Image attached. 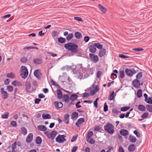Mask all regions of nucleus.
I'll return each mask as SVG.
<instances>
[{"mask_svg":"<svg viewBox=\"0 0 152 152\" xmlns=\"http://www.w3.org/2000/svg\"><path fill=\"white\" fill-rule=\"evenodd\" d=\"M72 67L73 69H77V71H76V70H74L73 74H77L78 73L79 75L83 78H86L93 74V69L92 68H86L82 66V64L77 65V68L75 66H73Z\"/></svg>","mask_w":152,"mask_h":152,"instance_id":"obj_1","label":"nucleus"},{"mask_svg":"<svg viewBox=\"0 0 152 152\" xmlns=\"http://www.w3.org/2000/svg\"><path fill=\"white\" fill-rule=\"evenodd\" d=\"M64 47L66 50L70 51L72 53H75L79 52L78 46L75 43L68 42L64 44Z\"/></svg>","mask_w":152,"mask_h":152,"instance_id":"obj_2","label":"nucleus"},{"mask_svg":"<svg viewBox=\"0 0 152 152\" xmlns=\"http://www.w3.org/2000/svg\"><path fill=\"white\" fill-rule=\"evenodd\" d=\"M114 126L111 123H107L104 126V130L110 135H112L114 133Z\"/></svg>","mask_w":152,"mask_h":152,"instance_id":"obj_3","label":"nucleus"},{"mask_svg":"<svg viewBox=\"0 0 152 152\" xmlns=\"http://www.w3.org/2000/svg\"><path fill=\"white\" fill-rule=\"evenodd\" d=\"M20 76L23 79H25L28 75V71L27 68L25 66H22L20 72Z\"/></svg>","mask_w":152,"mask_h":152,"instance_id":"obj_4","label":"nucleus"},{"mask_svg":"<svg viewBox=\"0 0 152 152\" xmlns=\"http://www.w3.org/2000/svg\"><path fill=\"white\" fill-rule=\"evenodd\" d=\"M45 134L49 139L51 138L52 140L54 139L55 137L57 134V132L55 131H53L50 133L48 132H45Z\"/></svg>","mask_w":152,"mask_h":152,"instance_id":"obj_5","label":"nucleus"},{"mask_svg":"<svg viewBox=\"0 0 152 152\" xmlns=\"http://www.w3.org/2000/svg\"><path fill=\"white\" fill-rule=\"evenodd\" d=\"M89 57L91 60L94 63H96L98 61L99 58L97 55H95L94 53H89Z\"/></svg>","mask_w":152,"mask_h":152,"instance_id":"obj_6","label":"nucleus"},{"mask_svg":"<svg viewBox=\"0 0 152 152\" xmlns=\"http://www.w3.org/2000/svg\"><path fill=\"white\" fill-rule=\"evenodd\" d=\"M50 83L52 85L54 86L53 87H51V88L53 91L56 95V94H57V83L52 79L50 80Z\"/></svg>","mask_w":152,"mask_h":152,"instance_id":"obj_7","label":"nucleus"},{"mask_svg":"<svg viewBox=\"0 0 152 152\" xmlns=\"http://www.w3.org/2000/svg\"><path fill=\"white\" fill-rule=\"evenodd\" d=\"M67 78H68V79L69 80V77L67 76L66 75H60L58 77V80L60 82L63 83L64 82H66Z\"/></svg>","mask_w":152,"mask_h":152,"instance_id":"obj_8","label":"nucleus"},{"mask_svg":"<svg viewBox=\"0 0 152 152\" xmlns=\"http://www.w3.org/2000/svg\"><path fill=\"white\" fill-rule=\"evenodd\" d=\"M65 137L66 136L64 135H58V142L60 143H63L66 140V139L65 138Z\"/></svg>","mask_w":152,"mask_h":152,"instance_id":"obj_9","label":"nucleus"},{"mask_svg":"<svg viewBox=\"0 0 152 152\" xmlns=\"http://www.w3.org/2000/svg\"><path fill=\"white\" fill-rule=\"evenodd\" d=\"M40 71L39 69H37L34 72V76L39 80H40L42 76V74Z\"/></svg>","mask_w":152,"mask_h":152,"instance_id":"obj_10","label":"nucleus"},{"mask_svg":"<svg viewBox=\"0 0 152 152\" xmlns=\"http://www.w3.org/2000/svg\"><path fill=\"white\" fill-rule=\"evenodd\" d=\"M25 87L26 90V92L31 93V90L30 88L31 87V82L29 81H26L25 82Z\"/></svg>","mask_w":152,"mask_h":152,"instance_id":"obj_11","label":"nucleus"},{"mask_svg":"<svg viewBox=\"0 0 152 152\" xmlns=\"http://www.w3.org/2000/svg\"><path fill=\"white\" fill-rule=\"evenodd\" d=\"M132 84L134 88H140V81L139 80L137 79L134 80L132 81Z\"/></svg>","mask_w":152,"mask_h":152,"instance_id":"obj_12","label":"nucleus"},{"mask_svg":"<svg viewBox=\"0 0 152 152\" xmlns=\"http://www.w3.org/2000/svg\"><path fill=\"white\" fill-rule=\"evenodd\" d=\"M85 122V119L83 118H81L78 119L76 121L75 125L78 127H80V125Z\"/></svg>","mask_w":152,"mask_h":152,"instance_id":"obj_13","label":"nucleus"},{"mask_svg":"<svg viewBox=\"0 0 152 152\" xmlns=\"http://www.w3.org/2000/svg\"><path fill=\"white\" fill-rule=\"evenodd\" d=\"M120 134L124 137L126 138L127 137L126 136L129 134V131L125 129H122L120 131Z\"/></svg>","mask_w":152,"mask_h":152,"instance_id":"obj_14","label":"nucleus"},{"mask_svg":"<svg viewBox=\"0 0 152 152\" xmlns=\"http://www.w3.org/2000/svg\"><path fill=\"white\" fill-rule=\"evenodd\" d=\"M88 48L89 51L92 54L95 53L96 50V49L94 44L90 45L88 47Z\"/></svg>","mask_w":152,"mask_h":152,"instance_id":"obj_15","label":"nucleus"},{"mask_svg":"<svg viewBox=\"0 0 152 152\" xmlns=\"http://www.w3.org/2000/svg\"><path fill=\"white\" fill-rule=\"evenodd\" d=\"M0 91L3 99H5L7 98L8 97V93L4 91V88H1Z\"/></svg>","mask_w":152,"mask_h":152,"instance_id":"obj_16","label":"nucleus"},{"mask_svg":"<svg viewBox=\"0 0 152 152\" xmlns=\"http://www.w3.org/2000/svg\"><path fill=\"white\" fill-rule=\"evenodd\" d=\"M62 101L66 103H68L70 100L69 95L67 94H64L63 96L62 99Z\"/></svg>","mask_w":152,"mask_h":152,"instance_id":"obj_17","label":"nucleus"},{"mask_svg":"<svg viewBox=\"0 0 152 152\" xmlns=\"http://www.w3.org/2000/svg\"><path fill=\"white\" fill-rule=\"evenodd\" d=\"M106 52V50L104 48H102L101 50H100L99 51L98 55L99 57H102L104 56Z\"/></svg>","mask_w":152,"mask_h":152,"instance_id":"obj_18","label":"nucleus"},{"mask_svg":"<svg viewBox=\"0 0 152 152\" xmlns=\"http://www.w3.org/2000/svg\"><path fill=\"white\" fill-rule=\"evenodd\" d=\"M78 97V95L76 94H72L69 97L70 100L72 102H74L77 99Z\"/></svg>","mask_w":152,"mask_h":152,"instance_id":"obj_19","label":"nucleus"},{"mask_svg":"<svg viewBox=\"0 0 152 152\" xmlns=\"http://www.w3.org/2000/svg\"><path fill=\"white\" fill-rule=\"evenodd\" d=\"M33 138V134L32 133L29 134L27 136L26 138V141L28 143H30L31 142Z\"/></svg>","mask_w":152,"mask_h":152,"instance_id":"obj_20","label":"nucleus"},{"mask_svg":"<svg viewBox=\"0 0 152 152\" xmlns=\"http://www.w3.org/2000/svg\"><path fill=\"white\" fill-rule=\"evenodd\" d=\"M125 72L126 75L129 77H131L133 76L132 70L128 68L126 69Z\"/></svg>","mask_w":152,"mask_h":152,"instance_id":"obj_21","label":"nucleus"},{"mask_svg":"<svg viewBox=\"0 0 152 152\" xmlns=\"http://www.w3.org/2000/svg\"><path fill=\"white\" fill-rule=\"evenodd\" d=\"M33 62L36 64H40L42 63V60L40 58H36L34 59Z\"/></svg>","mask_w":152,"mask_h":152,"instance_id":"obj_22","label":"nucleus"},{"mask_svg":"<svg viewBox=\"0 0 152 152\" xmlns=\"http://www.w3.org/2000/svg\"><path fill=\"white\" fill-rule=\"evenodd\" d=\"M135 149V146L133 144L130 145L128 147V151L130 152H132L134 151Z\"/></svg>","mask_w":152,"mask_h":152,"instance_id":"obj_23","label":"nucleus"},{"mask_svg":"<svg viewBox=\"0 0 152 152\" xmlns=\"http://www.w3.org/2000/svg\"><path fill=\"white\" fill-rule=\"evenodd\" d=\"M78 113L75 111L74 112L72 113L71 115V119L72 120L74 119L76 120L78 118Z\"/></svg>","mask_w":152,"mask_h":152,"instance_id":"obj_24","label":"nucleus"},{"mask_svg":"<svg viewBox=\"0 0 152 152\" xmlns=\"http://www.w3.org/2000/svg\"><path fill=\"white\" fill-rule=\"evenodd\" d=\"M98 6L99 7V10L102 12L103 13H104L106 12L107 10L105 7H104L100 4H98Z\"/></svg>","mask_w":152,"mask_h":152,"instance_id":"obj_25","label":"nucleus"},{"mask_svg":"<svg viewBox=\"0 0 152 152\" xmlns=\"http://www.w3.org/2000/svg\"><path fill=\"white\" fill-rule=\"evenodd\" d=\"M63 96L61 90L60 89H58V99H61Z\"/></svg>","mask_w":152,"mask_h":152,"instance_id":"obj_26","label":"nucleus"},{"mask_svg":"<svg viewBox=\"0 0 152 152\" xmlns=\"http://www.w3.org/2000/svg\"><path fill=\"white\" fill-rule=\"evenodd\" d=\"M38 129L41 131H45L47 129V127L43 125H39L37 126Z\"/></svg>","mask_w":152,"mask_h":152,"instance_id":"obj_27","label":"nucleus"},{"mask_svg":"<svg viewBox=\"0 0 152 152\" xmlns=\"http://www.w3.org/2000/svg\"><path fill=\"white\" fill-rule=\"evenodd\" d=\"M116 94H115L114 91H112L111 93L109 96L108 99L110 101L113 100Z\"/></svg>","mask_w":152,"mask_h":152,"instance_id":"obj_28","label":"nucleus"},{"mask_svg":"<svg viewBox=\"0 0 152 152\" xmlns=\"http://www.w3.org/2000/svg\"><path fill=\"white\" fill-rule=\"evenodd\" d=\"M129 140L130 142L134 143L137 140L136 138L133 136L130 135L129 137Z\"/></svg>","mask_w":152,"mask_h":152,"instance_id":"obj_29","label":"nucleus"},{"mask_svg":"<svg viewBox=\"0 0 152 152\" xmlns=\"http://www.w3.org/2000/svg\"><path fill=\"white\" fill-rule=\"evenodd\" d=\"M138 109L140 111H143L145 110L146 108L144 105L140 104L138 105Z\"/></svg>","mask_w":152,"mask_h":152,"instance_id":"obj_30","label":"nucleus"},{"mask_svg":"<svg viewBox=\"0 0 152 152\" xmlns=\"http://www.w3.org/2000/svg\"><path fill=\"white\" fill-rule=\"evenodd\" d=\"M74 35L75 38L77 39H80L82 37L81 33L79 32H75Z\"/></svg>","mask_w":152,"mask_h":152,"instance_id":"obj_31","label":"nucleus"},{"mask_svg":"<svg viewBox=\"0 0 152 152\" xmlns=\"http://www.w3.org/2000/svg\"><path fill=\"white\" fill-rule=\"evenodd\" d=\"M90 89H91V90H90V93H89L90 96H93L97 92L94 89H92L91 87H89L87 88L88 90H89Z\"/></svg>","mask_w":152,"mask_h":152,"instance_id":"obj_32","label":"nucleus"},{"mask_svg":"<svg viewBox=\"0 0 152 152\" xmlns=\"http://www.w3.org/2000/svg\"><path fill=\"white\" fill-rule=\"evenodd\" d=\"M94 44L96 48L99 50H101L103 48V45L99 43H96Z\"/></svg>","mask_w":152,"mask_h":152,"instance_id":"obj_33","label":"nucleus"},{"mask_svg":"<svg viewBox=\"0 0 152 152\" xmlns=\"http://www.w3.org/2000/svg\"><path fill=\"white\" fill-rule=\"evenodd\" d=\"M35 141L37 144H40L42 142V138L38 136L36 138Z\"/></svg>","mask_w":152,"mask_h":152,"instance_id":"obj_34","label":"nucleus"},{"mask_svg":"<svg viewBox=\"0 0 152 152\" xmlns=\"http://www.w3.org/2000/svg\"><path fill=\"white\" fill-rule=\"evenodd\" d=\"M152 104H147L146 105V108L147 110L150 112L152 113Z\"/></svg>","mask_w":152,"mask_h":152,"instance_id":"obj_35","label":"nucleus"},{"mask_svg":"<svg viewBox=\"0 0 152 152\" xmlns=\"http://www.w3.org/2000/svg\"><path fill=\"white\" fill-rule=\"evenodd\" d=\"M145 101L149 104H152V97H148Z\"/></svg>","mask_w":152,"mask_h":152,"instance_id":"obj_36","label":"nucleus"},{"mask_svg":"<svg viewBox=\"0 0 152 152\" xmlns=\"http://www.w3.org/2000/svg\"><path fill=\"white\" fill-rule=\"evenodd\" d=\"M87 141L89 144H93L95 143V141L93 138H88L87 139Z\"/></svg>","mask_w":152,"mask_h":152,"instance_id":"obj_37","label":"nucleus"},{"mask_svg":"<svg viewBox=\"0 0 152 152\" xmlns=\"http://www.w3.org/2000/svg\"><path fill=\"white\" fill-rule=\"evenodd\" d=\"M58 41L60 43H63L65 42L66 39L62 37L58 38Z\"/></svg>","mask_w":152,"mask_h":152,"instance_id":"obj_38","label":"nucleus"},{"mask_svg":"<svg viewBox=\"0 0 152 152\" xmlns=\"http://www.w3.org/2000/svg\"><path fill=\"white\" fill-rule=\"evenodd\" d=\"M73 35L72 33L69 34L66 37V39L67 41L70 40L73 38Z\"/></svg>","mask_w":152,"mask_h":152,"instance_id":"obj_39","label":"nucleus"},{"mask_svg":"<svg viewBox=\"0 0 152 152\" xmlns=\"http://www.w3.org/2000/svg\"><path fill=\"white\" fill-rule=\"evenodd\" d=\"M42 116V118L44 119H49L51 118V115L49 114H43Z\"/></svg>","mask_w":152,"mask_h":152,"instance_id":"obj_40","label":"nucleus"},{"mask_svg":"<svg viewBox=\"0 0 152 152\" xmlns=\"http://www.w3.org/2000/svg\"><path fill=\"white\" fill-rule=\"evenodd\" d=\"M137 96L139 98H141L142 96V91L141 89H139L137 91Z\"/></svg>","mask_w":152,"mask_h":152,"instance_id":"obj_41","label":"nucleus"},{"mask_svg":"<svg viewBox=\"0 0 152 152\" xmlns=\"http://www.w3.org/2000/svg\"><path fill=\"white\" fill-rule=\"evenodd\" d=\"M9 115V112H6L1 115V118H8Z\"/></svg>","mask_w":152,"mask_h":152,"instance_id":"obj_42","label":"nucleus"},{"mask_svg":"<svg viewBox=\"0 0 152 152\" xmlns=\"http://www.w3.org/2000/svg\"><path fill=\"white\" fill-rule=\"evenodd\" d=\"M21 130L22 133L23 135H25L27 134V131L25 127H21Z\"/></svg>","mask_w":152,"mask_h":152,"instance_id":"obj_43","label":"nucleus"},{"mask_svg":"<svg viewBox=\"0 0 152 152\" xmlns=\"http://www.w3.org/2000/svg\"><path fill=\"white\" fill-rule=\"evenodd\" d=\"M130 108L129 106H125L121 107V111L125 112L128 110Z\"/></svg>","mask_w":152,"mask_h":152,"instance_id":"obj_44","label":"nucleus"},{"mask_svg":"<svg viewBox=\"0 0 152 152\" xmlns=\"http://www.w3.org/2000/svg\"><path fill=\"white\" fill-rule=\"evenodd\" d=\"M125 76L124 71V70H120L119 71V77L121 79L123 78Z\"/></svg>","mask_w":152,"mask_h":152,"instance_id":"obj_45","label":"nucleus"},{"mask_svg":"<svg viewBox=\"0 0 152 152\" xmlns=\"http://www.w3.org/2000/svg\"><path fill=\"white\" fill-rule=\"evenodd\" d=\"M118 73V71L117 69H115L113 71V72L111 74V76H115L116 78L117 77L116 74Z\"/></svg>","mask_w":152,"mask_h":152,"instance_id":"obj_46","label":"nucleus"},{"mask_svg":"<svg viewBox=\"0 0 152 152\" xmlns=\"http://www.w3.org/2000/svg\"><path fill=\"white\" fill-rule=\"evenodd\" d=\"M142 72H140L136 76V79H140L142 76Z\"/></svg>","mask_w":152,"mask_h":152,"instance_id":"obj_47","label":"nucleus"},{"mask_svg":"<svg viewBox=\"0 0 152 152\" xmlns=\"http://www.w3.org/2000/svg\"><path fill=\"white\" fill-rule=\"evenodd\" d=\"M28 61L27 58L25 57H22L20 59V61L22 63H26Z\"/></svg>","mask_w":152,"mask_h":152,"instance_id":"obj_48","label":"nucleus"},{"mask_svg":"<svg viewBox=\"0 0 152 152\" xmlns=\"http://www.w3.org/2000/svg\"><path fill=\"white\" fill-rule=\"evenodd\" d=\"M92 87L94 90H95L96 92H98L99 90V88L98 86L97 85H94V84H93L92 86Z\"/></svg>","mask_w":152,"mask_h":152,"instance_id":"obj_49","label":"nucleus"},{"mask_svg":"<svg viewBox=\"0 0 152 152\" xmlns=\"http://www.w3.org/2000/svg\"><path fill=\"white\" fill-rule=\"evenodd\" d=\"M93 134V132L91 131L88 132L87 133L86 138H91Z\"/></svg>","mask_w":152,"mask_h":152,"instance_id":"obj_50","label":"nucleus"},{"mask_svg":"<svg viewBox=\"0 0 152 152\" xmlns=\"http://www.w3.org/2000/svg\"><path fill=\"white\" fill-rule=\"evenodd\" d=\"M119 57L125 59L126 58H130V57L124 55L122 54H120L119 55Z\"/></svg>","mask_w":152,"mask_h":152,"instance_id":"obj_51","label":"nucleus"},{"mask_svg":"<svg viewBox=\"0 0 152 152\" xmlns=\"http://www.w3.org/2000/svg\"><path fill=\"white\" fill-rule=\"evenodd\" d=\"M103 110L104 112H106L108 110V106L106 102L104 103Z\"/></svg>","mask_w":152,"mask_h":152,"instance_id":"obj_52","label":"nucleus"},{"mask_svg":"<svg viewBox=\"0 0 152 152\" xmlns=\"http://www.w3.org/2000/svg\"><path fill=\"white\" fill-rule=\"evenodd\" d=\"M133 133L136 135L138 138L140 137V133L137 130H135L133 132Z\"/></svg>","mask_w":152,"mask_h":152,"instance_id":"obj_53","label":"nucleus"},{"mask_svg":"<svg viewBox=\"0 0 152 152\" xmlns=\"http://www.w3.org/2000/svg\"><path fill=\"white\" fill-rule=\"evenodd\" d=\"M148 114H149L148 112L144 113L141 115V117L143 119L145 118L148 116Z\"/></svg>","mask_w":152,"mask_h":152,"instance_id":"obj_54","label":"nucleus"},{"mask_svg":"<svg viewBox=\"0 0 152 152\" xmlns=\"http://www.w3.org/2000/svg\"><path fill=\"white\" fill-rule=\"evenodd\" d=\"M112 112L113 113H114L115 114H117L121 113L120 111L117 110L116 108H113Z\"/></svg>","mask_w":152,"mask_h":152,"instance_id":"obj_55","label":"nucleus"},{"mask_svg":"<svg viewBox=\"0 0 152 152\" xmlns=\"http://www.w3.org/2000/svg\"><path fill=\"white\" fill-rule=\"evenodd\" d=\"M78 135V134H77L75 136H73L71 140V142H73L75 141L77 139Z\"/></svg>","mask_w":152,"mask_h":152,"instance_id":"obj_56","label":"nucleus"},{"mask_svg":"<svg viewBox=\"0 0 152 152\" xmlns=\"http://www.w3.org/2000/svg\"><path fill=\"white\" fill-rule=\"evenodd\" d=\"M7 89L8 91L12 92L13 91V87L11 86H7Z\"/></svg>","mask_w":152,"mask_h":152,"instance_id":"obj_57","label":"nucleus"},{"mask_svg":"<svg viewBox=\"0 0 152 152\" xmlns=\"http://www.w3.org/2000/svg\"><path fill=\"white\" fill-rule=\"evenodd\" d=\"M63 106V104L62 102L58 101V109L61 108Z\"/></svg>","mask_w":152,"mask_h":152,"instance_id":"obj_58","label":"nucleus"},{"mask_svg":"<svg viewBox=\"0 0 152 152\" xmlns=\"http://www.w3.org/2000/svg\"><path fill=\"white\" fill-rule=\"evenodd\" d=\"M74 19L75 20H77L78 21H83L82 18H81L80 17H74Z\"/></svg>","mask_w":152,"mask_h":152,"instance_id":"obj_59","label":"nucleus"},{"mask_svg":"<svg viewBox=\"0 0 152 152\" xmlns=\"http://www.w3.org/2000/svg\"><path fill=\"white\" fill-rule=\"evenodd\" d=\"M90 96L89 93L85 92L83 94V97H88Z\"/></svg>","mask_w":152,"mask_h":152,"instance_id":"obj_60","label":"nucleus"},{"mask_svg":"<svg viewBox=\"0 0 152 152\" xmlns=\"http://www.w3.org/2000/svg\"><path fill=\"white\" fill-rule=\"evenodd\" d=\"M108 150L106 152H111V151H113L114 150V147L112 146H108Z\"/></svg>","mask_w":152,"mask_h":152,"instance_id":"obj_61","label":"nucleus"},{"mask_svg":"<svg viewBox=\"0 0 152 152\" xmlns=\"http://www.w3.org/2000/svg\"><path fill=\"white\" fill-rule=\"evenodd\" d=\"M90 39V37L88 36H86L84 38V40L85 42H88Z\"/></svg>","mask_w":152,"mask_h":152,"instance_id":"obj_62","label":"nucleus"},{"mask_svg":"<svg viewBox=\"0 0 152 152\" xmlns=\"http://www.w3.org/2000/svg\"><path fill=\"white\" fill-rule=\"evenodd\" d=\"M11 124L13 127H16L17 126V124L15 121H12L11 122Z\"/></svg>","mask_w":152,"mask_h":152,"instance_id":"obj_63","label":"nucleus"},{"mask_svg":"<svg viewBox=\"0 0 152 152\" xmlns=\"http://www.w3.org/2000/svg\"><path fill=\"white\" fill-rule=\"evenodd\" d=\"M118 151V152H125L124 148L121 146L119 147Z\"/></svg>","mask_w":152,"mask_h":152,"instance_id":"obj_64","label":"nucleus"}]
</instances>
